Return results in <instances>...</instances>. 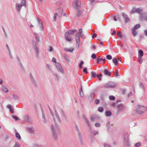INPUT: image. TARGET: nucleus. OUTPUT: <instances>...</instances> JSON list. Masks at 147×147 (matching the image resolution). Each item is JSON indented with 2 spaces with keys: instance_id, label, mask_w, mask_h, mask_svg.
Segmentation results:
<instances>
[{
  "instance_id": "e2e57ef3",
  "label": "nucleus",
  "mask_w": 147,
  "mask_h": 147,
  "mask_svg": "<svg viewBox=\"0 0 147 147\" xmlns=\"http://www.w3.org/2000/svg\"><path fill=\"white\" fill-rule=\"evenodd\" d=\"M93 134L95 136L96 135H98V133L97 132V131L94 130V131L93 132Z\"/></svg>"
},
{
  "instance_id": "cd10ccee",
  "label": "nucleus",
  "mask_w": 147,
  "mask_h": 147,
  "mask_svg": "<svg viewBox=\"0 0 147 147\" xmlns=\"http://www.w3.org/2000/svg\"><path fill=\"white\" fill-rule=\"evenodd\" d=\"M64 49L65 51H66L72 52L74 51V49L73 48H72L69 49L65 48Z\"/></svg>"
},
{
  "instance_id": "13d9d810",
  "label": "nucleus",
  "mask_w": 147,
  "mask_h": 147,
  "mask_svg": "<svg viewBox=\"0 0 147 147\" xmlns=\"http://www.w3.org/2000/svg\"><path fill=\"white\" fill-rule=\"evenodd\" d=\"M83 63H84V62L83 61H81V62H80V65H79V67H80V68H83L82 65L83 64Z\"/></svg>"
},
{
  "instance_id": "a878e982",
  "label": "nucleus",
  "mask_w": 147,
  "mask_h": 147,
  "mask_svg": "<svg viewBox=\"0 0 147 147\" xmlns=\"http://www.w3.org/2000/svg\"><path fill=\"white\" fill-rule=\"evenodd\" d=\"M104 73V74L106 75L110 76L111 75L110 72L108 71V70L106 69H105Z\"/></svg>"
},
{
  "instance_id": "b1692460",
  "label": "nucleus",
  "mask_w": 147,
  "mask_h": 147,
  "mask_svg": "<svg viewBox=\"0 0 147 147\" xmlns=\"http://www.w3.org/2000/svg\"><path fill=\"white\" fill-rule=\"evenodd\" d=\"M53 75L54 76L55 79L56 80H58L60 78L58 74H57L56 73H53Z\"/></svg>"
},
{
  "instance_id": "9d476101",
  "label": "nucleus",
  "mask_w": 147,
  "mask_h": 147,
  "mask_svg": "<svg viewBox=\"0 0 147 147\" xmlns=\"http://www.w3.org/2000/svg\"><path fill=\"white\" fill-rule=\"evenodd\" d=\"M29 76L30 79L31 80L32 82L33 83L34 85L36 86H37V83L34 79V77L32 76L31 73H30L29 74Z\"/></svg>"
},
{
  "instance_id": "052dcab7",
  "label": "nucleus",
  "mask_w": 147,
  "mask_h": 147,
  "mask_svg": "<svg viewBox=\"0 0 147 147\" xmlns=\"http://www.w3.org/2000/svg\"><path fill=\"white\" fill-rule=\"evenodd\" d=\"M140 87L143 89H144V86L142 83H140L139 85Z\"/></svg>"
},
{
  "instance_id": "6e6552de",
  "label": "nucleus",
  "mask_w": 147,
  "mask_h": 147,
  "mask_svg": "<svg viewBox=\"0 0 147 147\" xmlns=\"http://www.w3.org/2000/svg\"><path fill=\"white\" fill-rule=\"evenodd\" d=\"M23 120L24 121L28 122L30 123H32V121L30 117L28 115L25 116L23 117Z\"/></svg>"
},
{
  "instance_id": "4c0bfd02",
  "label": "nucleus",
  "mask_w": 147,
  "mask_h": 147,
  "mask_svg": "<svg viewBox=\"0 0 147 147\" xmlns=\"http://www.w3.org/2000/svg\"><path fill=\"white\" fill-rule=\"evenodd\" d=\"M34 35L35 37L36 41L37 43L39 42H40V39L39 38L38 36V35L37 34H34Z\"/></svg>"
},
{
  "instance_id": "49530a36",
  "label": "nucleus",
  "mask_w": 147,
  "mask_h": 147,
  "mask_svg": "<svg viewBox=\"0 0 147 147\" xmlns=\"http://www.w3.org/2000/svg\"><path fill=\"white\" fill-rule=\"evenodd\" d=\"M136 12L138 13H140L142 11V9H141L140 8H138L137 9L136 8Z\"/></svg>"
},
{
  "instance_id": "7ed1b4c3",
  "label": "nucleus",
  "mask_w": 147,
  "mask_h": 147,
  "mask_svg": "<svg viewBox=\"0 0 147 147\" xmlns=\"http://www.w3.org/2000/svg\"><path fill=\"white\" fill-rule=\"evenodd\" d=\"M80 0H75L73 2V6L74 8L78 9L80 7Z\"/></svg>"
},
{
  "instance_id": "6e6d98bb",
  "label": "nucleus",
  "mask_w": 147,
  "mask_h": 147,
  "mask_svg": "<svg viewBox=\"0 0 147 147\" xmlns=\"http://www.w3.org/2000/svg\"><path fill=\"white\" fill-rule=\"evenodd\" d=\"M12 118L16 120H17L19 119L18 118L16 115H12Z\"/></svg>"
},
{
  "instance_id": "aec40b11",
  "label": "nucleus",
  "mask_w": 147,
  "mask_h": 147,
  "mask_svg": "<svg viewBox=\"0 0 147 147\" xmlns=\"http://www.w3.org/2000/svg\"><path fill=\"white\" fill-rule=\"evenodd\" d=\"M76 31L77 30L76 29H74V30H69L67 32L69 33V34L71 35L74 34Z\"/></svg>"
},
{
  "instance_id": "bf43d9fd",
  "label": "nucleus",
  "mask_w": 147,
  "mask_h": 147,
  "mask_svg": "<svg viewBox=\"0 0 147 147\" xmlns=\"http://www.w3.org/2000/svg\"><path fill=\"white\" fill-rule=\"evenodd\" d=\"M141 145V144L140 142H138L136 143L135 144V146L136 147H138Z\"/></svg>"
},
{
  "instance_id": "5fc2aeb1",
  "label": "nucleus",
  "mask_w": 147,
  "mask_h": 147,
  "mask_svg": "<svg viewBox=\"0 0 147 147\" xmlns=\"http://www.w3.org/2000/svg\"><path fill=\"white\" fill-rule=\"evenodd\" d=\"M136 8H134L132 9V10L130 11V13H133L135 12H136Z\"/></svg>"
},
{
  "instance_id": "423d86ee",
  "label": "nucleus",
  "mask_w": 147,
  "mask_h": 147,
  "mask_svg": "<svg viewBox=\"0 0 147 147\" xmlns=\"http://www.w3.org/2000/svg\"><path fill=\"white\" fill-rule=\"evenodd\" d=\"M55 65L58 71L64 74L63 70L60 64L59 63L56 62Z\"/></svg>"
},
{
  "instance_id": "864d4df0",
  "label": "nucleus",
  "mask_w": 147,
  "mask_h": 147,
  "mask_svg": "<svg viewBox=\"0 0 147 147\" xmlns=\"http://www.w3.org/2000/svg\"><path fill=\"white\" fill-rule=\"evenodd\" d=\"M102 74H100L99 75H97L96 76L98 78L99 80H101V77L102 76Z\"/></svg>"
},
{
  "instance_id": "4be33fe9",
  "label": "nucleus",
  "mask_w": 147,
  "mask_h": 147,
  "mask_svg": "<svg viewBox=\"0 0 147 147\" xmlns=\"http://www.w3.org/2000/svg\"><path fill=\"white\" fill-rule=\"evenodd\" d=\"M8 108L9 109L10 111L12 113L14 112V109L13 107L10 105H8L7 106Z\"/></svg>"
},
{
  "instance_id": "a18cd8bd",
  "label": "nucleus",
  "mask_w": 147,
  "mask_h": 147,
  "mask_svg": "<svg viewBox=\"0 0 147 147\" xmlns=\"http://www.w3.org/2000/svg\"><path fill=\"white\" fill-rule=\"evenodd\" d=\"M117 34L119 38H121L122 37V35L121 34V32H118Z\"/></svg>"
},
{
  "instance_id": "f704fd0d",
  "label": "nucleus",
  "mask_w": 147,
  "mask_h": 147,
  "mask_svg": "<svg viewBox=\"0 0 147 147\" xmlns=\"http://www.w3.org/2000/svg\"><path fill=\"white\" fill-rule=\"evenodd\" d=\"M3 30L4 33V37L5 38H8V35L7 34L5 30V29L3 27Z\"/></svg>"
},
{
  "instance_id": "bb28decb",
  "label": "nucleus",
  "mask_w": 147,
  "mask_h": 147,
  "mask_svg": "<svg viewBox=\"0 0 147 147\" xmlns=\"http://www.w3.org/2000/svg\"><path fill=\"white\" fill-rule=\"evenodd\" d=\"M131 31H132V33L133 36H136L137 34V32L136 30L134 29V28H132L131 29Z\"/></svg>"
},
{
  "instance_id": "f3484780",
  "label": "nucleus",
  "mask_w": 147,
  "mask_h": 147,
  "mask_svg": "<svg viewBox=\"0 0 147 147\" xmlns=\"http://www.w3.org/2000/svg\"><path fill=\"white\" fill-rule=\"evenodd\" d=\"M26 129L27 131L30 133L34 132V129L33 127H28Z\"/></svg>"
},
{
  "instance_id": "603ef678",
  "label": "nucleus",
  "mask_w": 147,
  "mask_h": 147,
  "mask_svg": "<svg viewBox=\"0 0 147 147\" xmlns=\"http://www.w3.org/2000/svg\"><path fill=\"white\" fill-rule=\"evenodd\" d=\"M106 58L107 59L111 60L112 58V56L110 55H107L106 56Z\"/></svg>"
},
{
  "instance_id": "a19ab883",
  "label": "nucleus",
  "mask_w": 147,
  "mask_h": 147,
  "mask_svg": "<svg viewBox=\"0 0 147 147\" xmlns=\"http://www.w3.org/2000/svg\"><path fill=\"white\" fill-rule=\"evenodd\" d=\"M97 117V116H91L90 118V120L92 121H94Z\"/></svg>"
},
{
  "instance_id": "a211bd4d",
  "label": "nucleus",
  "mask_w": 147,
  "mask_h": 147,
  "mask_svg": "<svg viewBox=\"0 0 147 147\" xmlns=\"http://www.w3.org/2000/svg\"><path fill=\"white\" fill-rule=\"evenodd\" d=\"M82 118H83V119L86 122V124H87V125H88V126L90 127V123H89L88 120L87 119V118L84 115L83 116Z\"/></svg>"
},
{
  "instance_id": "dca6fc26",
  "label": "nucleus",
  "mask_w": 147,
  "mask_h": 147,
  "mask_svg": "<svg viewBox=\"0 0 147 147\" xmlns=\"http://www.w3.org/2000/svg\"><path fill=\"white\" fill-rule=\"evenodd\" d=\"M34 49L35 50V52L36 54L37 57H38L39 55V50L38 47L35 44L34 47Z\"/></svg>"
},
{
  "instance_id": "58836bf2",
  "label": "nucleus",
  "mask_w": 147,
  "mask_h": 147,
  "mask_svg": "<svg viewBox=\"0 0 147 147\" xmlns=\"http://www.w3.org/2000/svg\"><path fill=\"white\" fill-rule=\"evenodd\" d=\"M94 93H91L89 96V98L91 100H92L94 99Z\"/></svg>"
},
{
  "instance_id": "7c9ffc66",
  "label": "nucleus",
  "mask_w": 147,
  "mask_h": 147,
  "mask_svg": "<svg viewBox=\"0 0 147 147\" xmlns=\"http://www.w3.org/2000/svg\"><path fill=\"white\" fill-rule=\"evenodd\" d=\"M50 113H51V115L52 116V117H53V121H54V122L55 123H56V119H55V115H54V114H53V111L51 110V109H50Z\"/></svg>"
},
{
  "instance_id": "c03bdc74",
  "label": "nucleus",
  "mask_w": 147,
  "mask_h": 147,
  "mask_svg": "<svg viewBox=\"0 0 147 147\" xmlns=\"http://www.w3.org/2000/svg\"><path fill=\"white\" fill-rule=\"evenodd\" d=\"M98 110L100 112H102L103 111V108L102 107H99L98 109Z\"/></svg>"
},
{
  "instance_id": "8fccbe9b",
  "label": "nucleus",
  "mask_w": 147,
  "mask_h": 147,
  "mask_svg": "<svg viewBox=\"0 0 147 147\" xmlns=\"http://www.w3.org/2000/svg\"><path fill=\"white\" fill-rule=\"evenodd\" d=\"M91 74L93 78H95L96 76V73L95 72L92 71L91 72Z\"/></svg>"
},
{
  "instance_id": "69168bd1",
  "label": "nucleus",
  "mask_w": 147,
  "mask_h": 147,
  "mask_svg": "<svg viewBox=\"0 0 147 147\" xmlns=\"http://www.w3.org/2000/svg\"><path fill=\"white\" fill-rule=\"evenodd\" d=\"M75 128L76 129L77 132L80 131V130L79 129L78 127V126L76 125H75Z\"/></svg>"
},
{
  "instance_id": "39448f33",
  "label": "nucleus",
  "mask_w": 147,
  "mask_h": 147,
  "mask_svg": "<svg viewBox=\"0 0 147 147\" xmlns=\"http://www.w3.org/2000/svg\"><path fill=\"white\" fill-rule=\"evenodd\" d=\"M75 39L76 42V46L78 48L80 43V39L79 32H77L76 33L75 35Z\"/></svg>"
},
{
  "instance_id": "473e14b6",
  "label": "nucleus",
  "mask_w": 147,
  "mask_h": 147,
  "mask_svg": "<svg viewBox=\"0 0 147 147\" xmlns=\"http://www.w3.org/2000/svg\"><path fill=\"white\" fill-rule=\"evenodd\" d=\"M113 62L116 65H118V62L117 61V59L115 58H114L113 59Z\"/></svg>"
},
{
  "instance_id": "9b49d317",
  "label": "nucleus",
  "mask_w": 147,
  "mask_h": 147,
  "mask_svg": "<svg viewBox=\"0 0 147 147\" xmlns=\"http://www.w3.org/2000/svg\"><path fill=\"white\" fill-rule=\"evenodd\" d=\"M70 35L68 32H66L65 34V39L68 41H70L71 40V38L70 37Z\"/></svg>"
},
{
  "instance_id": "ddd939ff",
  "label": "nucleus",
  "mask_w": 147,
  "mask_h": 147,
  "mask_svg": "<svg viewBox=\"0 0 147 147\" xmlns=\"http://www.w3.org/2000/svg\"><path fill=\"white\" fill-rule=\"evenodd\" d=\"M77 132L81 144H83V141L81 133L80 131Z\"/></svg>"
},
{
  "instance_id": "393cba45",
  "label": "nucleus",
  "mask_w": 147,
  "mask_h": 147,
  "mask_svg": "<svg viewBox=\"0 0 147 147\" xmlns=\"http://www.w3.org/2000/svg\"><path fill=\"white\" fill-rule=\"evenodd\" d=\"M38 23L40 25V26L41 28V29L43 30V27L42 23L41 20L39 18H38Z\"/></svg>"
},
{
  "instance_id": "4468645a",
  "label": "nucleus",
  "mask_w": 147,
  "mask_h": 147,
  "mask_svg": "<svg viewBox=\"0 0 147 147\" xmlns=\"http://www.w3.org/2000/svg\"><path fill=\"white\" fill-rule=\"evenodd\" d=\"M41 109L42 114V119L44 123H46L47 122V120L45 118V114L44 110L42 107H41Z\"/></svg>"
},
{
  "instance_id": "f03ea898",
  "label": "nucleus",
  "mask_w": 147,
  "mask_h": 147,
  "mask_svg": "<svg viewBox=\"0 0 147 147\" xmlns=\"http://www.w3.org/2000/svg\"><path fill=\"white\" fill-rule=\"evenodd\" d=\"M116 84L113 82L110 81L104 85V87L107 88H112L115 87Z\"/></svg>"
},
{
  "instance_id": "37998d69",
  "label": "nucleus",
  "mask_w": 147,
  "mask_h": 147,
  "mask_svg": "<svg viewBox=\"0 0 147 147\" xmlns=\"http://www.w3.org/2000/svg\"><path fill=\"white\" fill-rule=\"evenodd\" d=\"M140 26L139 24H137L136 25L134 28H134V29L136 30L138 29L140 27Z\"/></svg>"
},
{
  "instance_id": "338daca9",
  "label": "nucleus",
  "mask_w": 147,
  "mask_h": 147,
  "mask_svg": "<svg viewBox=\"0 0 147 147\" xmlns=\"http://www.w3.org/2000/svg\"><path fill=\"white\" fill-rule=\"evenodd\" d=\"M95 126L96 127H99L100 126V124L98 123H96L95 124Z\"/></svg>"
},
{
  "instance_id": "2f4dec72",
  "label": "nucleus",
  "mask_w": 147,
  "mask_h": 147,
  "mask_svg": "<svg viewBox=\"0 0 147 147\" xmlns=\"http://www.w3.org/2000/svg\"><path fill=\"white\" fill-rule=\"evenodd\" d=\"M15 136L19 140H20L21 139V137L20 135V134L18 132H17L15 134Z\"/></svg>"
},
{
  "instance_id": "412c9836",
  "label": "nucleus",
  "mask_w": 147,
  "mask_h": 147,
  "mask_svg": "<svg viewBox=\"0 0 147 147\" xmlns=\"http://www.w3.org/2000/svg\"><path fill=\"white\" fill-rule=\"evenodd\" d=\"M143 55V51L141 49H139L138 52V57H142Z\"/></svg>"
},
{
  "instance_id": "c85d7f7f",
  "label": "nucleus",
  "mask_w": 147,
  "mask_h": 147,
  "mask_svg": "<svg viewBox=\"0 0 147 147\" xmlns=\"http://www.w3.org/2000/svg\"><path fill=\"white\" fill-rule=\"evenodd\" d=\"M106 115L107 117H110L111 115V113L109 111H107L105 112Z\"/></svg>"
},
{
  "instance_id": "6ab92c4d",
  "label": "nucleus",
  "mask_w": 147,
  "mask_h": 147,
  "mask_svg": "<svg viewBox=\"0 0 147 147\" xmlns=\"http://www.w3.org/2000/svg\"><path fill=\"white\" fill-rule=\"evenodd\" d=\"M129 138L128 136H126L124 137V143L125 144L129 145V143L128 142Z\"/></svg>"
},
{
  "instance_id": "f8f14e48",
  "label": "nucleus",
  "mask_w": 147,
  "mask_h": 147,
  "mask_svg": "<svg viewBox=\"0 0 147 147\" xmlns=\"http://www.w3.org/2000/svg\"><path fill=\"white\" fill-rule=\"evenodd\" d=\"M55 116L57 118V121L58 122H61V119L56 109H55Z\"/></svg>"
},
{
  "instance_id": "e433bc0d",
  "label": "nucleus",
  "mask_w": 147,
  "mask_h": 147,
  "mask_svg": "<svg viewBox=\"0 0 147 147\" xmlns=\"http://www.w3.org/2000/svg\"><path fill=\"white\" fill-rule=\"evenodd\" d=\"M22 6L26 7V0H22L21 4Z\"/></svg>"
},
{
  "instance_id": "5701e85b",
  "label": "nucleus",
  "mask_w": 147,
  "mask_h": 147,
  "mask_svg": "<svg viewBox=\"0 0 147 147\" xmlns=\"http://www.w3.org/2000/svg\"><path fill=\"white\" fill-rule=\"evenodd\" d=\"M118 107L119 110L120 111H122L124 109V106L121 104L118 105Z\"/></svg>"
},
{
  "instance_id": "1a4fd4ad",
  "label": "nucleus",
  "mask_w": 147,
  "mask_h": 147,
  "mask_svg": "<svg viewBox=\"0 0 147 147\" xmlns=\"http://www.w3.org/2000/svg\"><path fill=\"white\" fill-rule=\"evenodd\" d=\"M121 15L125 20V23H127L129 21V18L128 15L126 14L125 13L122 12L121 13Z\"/></svg>"
},
{
  "instance_id": "680f3d73",
  "label": "nucleus",
  "mask_w": 147,
  "mask_h": 147,
  "mask_svg": "<svg viewBox=\"0 0 147 147\" xmlns=\"http://www.w3.org/2000/svg\"><path fill=\"white\" fill-rule=\"evenodd\" d=\"M99 100L98 99H96L95 100L94 103L96 105L98 104L99 102Z\"/></svg>"
},
{
  "instance_id": "09e8293b",
  "label": "nucleus",
  "mask_w": 147,
  "mask_h": 147,
  "mask_svg": "<svg viewBox=\"0 0 147 147\" xmlns=\"http://www.w3.org/2000/svg\"><path fill=\"white\" fill-rule=\"evenodd\" d=\"M13 98L15 100H18L19 98V96L13 94Z\"/></svg>"
},
{
  "instance_id": "20e7f679",
  "label": "nucleus",
  "mask_w": 147,
  "mask_h": 147,
  "mask_svg": "<svg viewBox=\"0 0 147 147\" xmlns=\"http://www.w3.org/2000/svg\"><path fill=\"white\" fill-rule=\"evenodd\" d=\"M59 112L62 120L64 121H66L67 119V117L63 110L62 109H60Z\"/></svg>"
},
{
  "instance_id": "f257e3e1",
  "label": "nucleus",
  "mask_w": 147,
  "mask_h": 147,
  "mask_svg": "<svg viewBox=\"0 0 147 147\" xmlns=\"http://www.w3.org/2000/svg\"><path fill=\"white\" fill-rule=\"evenodd\" d=\"M147 109L146 107L141 105H138L136 107V111L138 114H142Z\"/></svg>"
},
{
  "instance_id": "ea45409f",
  "label": "nucleus",
  "mask_w": 147,
  "mask_h": 147,
  "mask_svg": "<svg viewBox=\"0 0 147 147\" xmlns=\"http://www.w3.org/2000/svg\"><path fill=\"white\" fill-rule=\"evenodd\" d=\"M60 12L58 13V16L59 17H60L61 16H62V13H63V10L61 8L59 9Z\"/></svg>"
},
{
  "instance_id": "72a5a7b5",
  "label": "nucleus",
  "mask_w": 147,
  "mask_h": 147,
  "mask_svg": "<svg viewBox=\"0 0 147 147\" xmlns=\"http://www.w3.org/2000/svg\"><path fill=\"white\" fill-rule=\"evenodd\" d=\"M138 60L139 63L141 64L143 61V59L142 58V57H138Z\"/></svg>"
},
{
  "instance_id": "0e129e2a",
  "label": "nucleus",
  "mask_w": 147,
  "mask_h": 147,
  "mask_svg": "<svg viewBox=\"0 0 147 147\" xmlns=\"http://www.w3.org/2000/svg\"><path fill=\"white\" fill-rule=\"evenodd\" d=\"M17 59L18 62L20 63V65H22V64L21 63L19 57L18 56H17Z\"/></svg>"
},
{
  "instance_id": "0eeeda50",
  "label": "nucleus",
  "mask_w": 147,
  "mask_h": 147,
  "mask_svg": "<svg viewBox=\"0 0 147 147\" xmlns=\"http://www.w3.org/2000/svg\"><path fill=\"white\" fill-rule=\"evenodd\" d=\"M51 127L53 132V136L55 140H57L58 138V136L53 125H51Z\"/></svg>"
},
{
  "instance_id": "de8ad7c7",
  "label": "nucleus",
  "mask_w": 147,
  "mask_h": 147,
  "mask_svg": "<svg viewBox=\"0 0 147 147\" xmlns=\"http://www.w3.org/2000/svg\"><path fill=\"white\" fill-rule=\"evenodd\" d=\"M109 99L110 100H114L115 99V97L113 96H110L109 97Z\"/></svg>"
},
{
  "instance_id": "774afa93",
  "label": "nucleus",
  "mask_w": 147,
  "mask_h": 147,
  "mask_svg": "<svg viewBox=\"0 0 147 147\" xmlns=\"http://www.w3.org/2000/svg\"><path fill=\"white\" fill-rule=\"evenodd\" d=\"M104 145L105 147H111L109 144L107 143L104 144Z\"/></svg>"
},
{
  "instance_id": "3c124183",
  "label": "nucleus",
  "mask_w": 147,
  "mask_h": 147,
  "mask_svg": "<svg viewBox=\"0 0 147 147\" xmlns=\"http://www.w3.org/2000/svg\"><path fill=\"white\" fill-rule=\"evenodd\" d=\"M13 147H20V144L16 142Z\"/></svg>"
},
{
  "instance_id": "79ce46f5",
  "label": "nucleus",
  "mask_w": 147,
  "mask_h": 147,
  "mask_svg": "<svg viewBox=\"0 0 147 147\" xmlns=\"http://www.w3.org/2000/svg\"><path fill=\"white\" fill-rule=\"evenodd\" d=\"M80 96L82 97H83L84 96V94L82 90V86H81V89L80 91Z\"/></svg>"
},
{
  "instance_id": "c756f323",
  "label": "nucleus",
  "mask_w": 147,
  "mask_h": 147,
  "mask_svg": "<svg viewBox=\"0 0 147 147\" xmlns=\"http://www.w3.org/2000/svg\"><path fill=\"white\" fill-rule=\"evenodd\" d=\"M2 88L3 90L5 92H7L8 91L7 88L4 85L2 86Z\"/></svg>"
},
{
  "instance_id": "c9c22d12",
  "label": "nucleus",
  "mask_w": 147,
  "mask_h": 147,
  "mask_svg": "<svg viewBox=\"0 0 147 147\" xmlns=\"http://www.w3.org/2000/svg\"><path fill=\"white\" fill-rule=\"evenodd\" d=\"M112 125L111 124L110 122H108L107 123L106 126L107 127L108 129H109L110 128L111 126Z\"/></svg>"
},
{
  "instance_id": "2eb2a0df",
  "label": "nucleus",
  "mask_w": 147,
  "mask_h": 147,
  "mask_svg": "<svg viewBox=\"0 0 147 147\" xmlns=\"http://www.w3.org/2000/svg\"><path fill=\"white\" fill-rule=\"evenodd\" d=\"M23 6L21 4L17 3L16 5V8L17 11L19 12L20 11L21 7Z\"/></svg>"
},
{
  "instance_id": "4d7b16f0",
  "label": "nucleus",
  "mask_w": 147,
  "mask_h": 147,
  "mask_svg": "<svg viewBox=\"0 0 147 147\" xmlns=\"http://www.w3.org/2000/svg\"><path fill=\"white\" fill-rule=\"evenodd\" d=\"M92 58L94 59H95L96 58V55L95 54H93L91 55Z\"/></svg>"
}]
</instances>
